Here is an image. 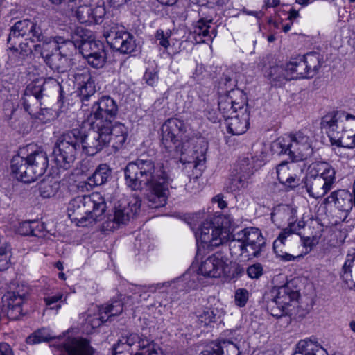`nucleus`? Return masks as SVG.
Wrapping results in <instances>:
<instances>
[{
    "label": "nucleus",
    "instance_id": "72a5a7b5",
    "mask_svg": "<svg viewBox=\"0 0 355 355\" xmlns=\"http://www.w3.org/2000/svg\"><path fill=\"white\" fill-rule=\"evenodd\" d=\"M225 87L223 85V89L218 87V110L220 112L221 116L225 119H229L232 114L239 112V110L235 107V101L230 98L228 94L225 90Z\"/></svg>",
    "mask_w": 355,
    "mask_h": 355
},
{
    "label": "nucleus",
    "instance_id": "aec40b11",
    "mask_svg": "<svg viewBox=\"0 0 355 355\" xmlns=\"http://www.w3.org/2000/svg\"><path fill=\"white\" fill-rule=\"evenodd\" d=\"M105 128L107 129V143L111 144L112 147L116 150L122 148L128 139V128L123 123L116 122L114 124L110 123L109 125H105Z\"/></svg>",
    "mask_w": 355,
    "mask_h": 355
},
{
    "label": "nucleus",
    "instance_id": "a18cd8bd",
    "mask_svg": "<svg viewBox=\"0 0 355 355\" xmlns=\"http://www.w3.org/2000/svg\"><path fill=\"white\" fill-rule=\"evenodd\" d=\"M123 302L121 300H116L112 301V303L102 306L101 308V313H104L107 320L116 315H120L123 311Z\"/></svg>",
    "mask_w": 355,
    "mask_h": 355
},
{
    "label": "nucleus",
    "instance_id": "3c124183",
    "mask_svg": "<svg viewBox=\"0 0 355 355\" xmlns=\"http://www.w3.org/2000/svg\"><path fill=\"white\" fill-rule=\"evenodd\" d=\"M92 8L85 4L80 5L76 11V16L80 23L92 21Z\"/></svg>",
    "mask_w": 355,
    "mask_h": 355
},
{
    "label": "nucleus",
    "instance_id": "bf43d9fd",
    "mask_svg": "<svg viewBox=\"0 0 355 355\" xmlns=\"http://www.w3.org/2000/svg\"><path fill=\"white\" fill-rule=\"evenodd\" d=\"M92 21L96 24L102 22L103 18L105 15L106 11L103 6H96L95 8H92Z\"/></svg>",
    "mask_w": 355,
    "mask_h": 355
},
{
    "label": "nucleus",
    "instance_id": "5701e85b",
    "mask_svg": "<svg viewBox=\"0 0 355 355\" xmlns=\"http://www.w3.org/2000/svg\"><path fill=\"white\" fill-rule=\"evenodd\" d=\"M25 293L10 291L3 297V306L7 307L6 314L10 320H18L22 315V304Z\"/></svg>",
    "mask_w": 355,
    "mask_h": 355
},
{
    "label": "nucleus",
    "instance_id": "2eb2a0df",
    "mask_svg": "<svg viewBox=\"0 0 355 355\" xmlns=\"http://www.w3.org/2000/svg\"><path fill=\"white\" fill-rule=\"evenodd\" d=\"M149 343L141 338V332L123 331L112 348V355H132L136 347L142 348Z\"/></svg>",
    "mask_w": 355,
    "mask_h": 355
},
{
    "label": "nucleus",
    "instance_id": "37998d69",
    "mask_svg": "<svg viewBox=\"0 0 355 355\" xmlns=\"http://www.w3.org/2000/svg\"><path fill=\"white\" fill-rule=\"evenodd\" d=\"M229 248L232 255L242 256L246 253V257H252L250 256L249 248L245 245L243 239L239 237V232L232 236V239L230 241Z\"/></svg>",
    "mask_w": 355,
    "mask_h": 355
},
{
    "label": "nucleus",
    "instance_id": "6e6552de",
    "mask_svg": "<svg viewBox=\"0 0 355 355\" xmlns=\"http://www.w3.org/2000/svg\"><path fill=\"white\" fill-rule=\"evenodd\" d=\"M271 150L288 155L292 162L306 159L313 153L311 139L302 131L279 137L272 143Z\"/></svg>",
    "mask_w": 355,
    "mask_h": 355
},
{
    "label": "nucleus",
    "instance_id": "7ed1b4c3",
    "mask_svg": "<svg viewBox=\"0 0 355 355\" xmlns=\"http://www.w3.org/2000/svg\"><path fill=\"white\" fill-rule=\"evenodd\" d=\"M168 161L157 164L151 159L142 157L129 162L124 168L125 183L132 190H139L142 184L148 186L152 195L158 198L170 197L168 184L172 181Z\"/></svg>",
    "mask_w": 355,
    "mask_h": 355
},
{
    "label": "nucleus",
    "instance_id": "b1692460",
    "mask_svg": "<svg viewBox=\"0 0 355 355\" xmlns=\"http://www.w3.org/2000/svg\"><path fill=\"white\" fill-rule=\"evenodd\" d=\"M345 122L340 135L336 136L332 144L338 147L354 148H355V116L351 115L349 121Z\"/></svg>",
    "mask_w": 355,
    "mask_h": 355
},
{
    "label": "nucleus",
    "instance_id": "c03bdc74",
    "mask_svg": "<svg viewBox=\"0 0 355 355\" xmlns=\"http://www.w3.org/2000/svg\"><path fill=\"white\" fill-rule=\"evenodd\" d=\"M266 76L271 81L274 82L290 80L291 78L287 70V65L286 67L278 65L270 67L269 70L266 72Z\"/></svg>",
    "mask_w": 355,
    "mask_h": 355
},
{
    "label": "nucleus",
    "instance_id": "a878e982",
    "mask_svg": "<svg viewBox=\"0 0 355 355\" xmlns=\"http://www.w3.org/2000/svg\"><path fill=\"white\" fill-rule=\"evenodd\" d=\"M112 177V170L106 164H100L94 171L92 175L87 178V182L80 184L78 188L83 190L87 185L90 187H98L105 184Z\"/></svg>",
    "mask_w": 355,
    "mask_h": 355
},
{
    "label": "nucleus",
    "instance_id": "9b49d317",
    "mask_svg": "<svg viewBox=\"0 0 355 355\" xmlns=\"http://www.w3.org/2000/svg\"><path fill=\"white\" fill-rule=\"evenodd\" d=\"M103 35L110 47L121 53H130L136 47L134 36L118 24H106Z\"/></svg>",
    "mask_w": 355,
    "mask_h": 355
},
{
    "label": "nucleus",
    "instance_id": "de8ad7c7",
    "mask_svg": "<svg viewBox=\"0 0 355 355\" xmlns=\"http://www.w3.org/2000/svg\"><path fill=\"white\" fill-rule=\"evenodd\" d=\"M312 223L316 224L317 227L319 228V232L318 234L316 233L312 236H305L301 234L300 237L302 240L303 245L305 247L312 248L313 246L315 245L318 243V239L321 236L323 232L322 225L320 223L319 220H315V221L312 222Z\"/></svg>",
    "mask_w": 355,
    "mask_h": 355
},
{
    "label": "nucleus",
    "instance_id": "ea45409f",
    "mask_svg": "<svg viewBox=\"0 0 355 355\" xmlns=\"http://www.w3.org/2000/svg\"><path fill=\"white\" fill-rule=\"evenodd\" d=\"M288 227L284 229L282 232L279 234L277 239L273 243V248L275 252H277V248L280 247L281 245L284 243V241L286 239L290 236L293 233L297 234L301 236V232H299V229L297 227V222H296L295 218H288Z\"/></svg>",
    "mask_w": 355,
    "mask_h": 355
},
{
    "label": "nucleus",
    "instance_id": "8fccbe9b",
    "mask_svg": "<svg viewBox=\"0 0 355 355\" xmlns=\"http://www.w3.org/2000/svg\"><path fill=\"white\" fill-rule=\"evenodd\" d=\"M80 44H76V42L71 40L70 39H64L63 42L58 44V51L64 53H67L69 55V58L73 54V53L76 52L77 49H79L80 52Z\"/></svg>",
    "mask_w": 355,
    "mask_h": 355
},
{
    "label": "nucleus",
    "instance_id": "e433bc0d",
    "mask_svg": "<svg viewBox=\"0 0 355 355\" xmlns=\"http://www.w3.org/2000/svg\"><path fill=\"white\" fill-rule=\"evenodd\" d=\"M211 21V18H201L198 21L193 31L195 40L197 42H205L207 40H211L212 38L211 35H214V37L216 36L214 28L211 31H209Z\"/></svg>",
    "mask_w": 355,
    "mask_h": 355
},
{
    "label": "nucleus",
    "instance_id": "774afa93",
    "mask_svg": "<svg viewBox=\"0 0 355 355\" xmlns=\"http://www.w3.org/2000/svg\"><path fill=\"white\" fill-rule=\"evenodd\" d=\"M44 225L38 220H32V227H31V236L40 237L44 235L43 234Z\"/></svg>",
    "mask_w": 355,
    "mask_h": 355
},
{
    "label": "nucleus",
    "instance_id": "39448f33",
    "mask_svg": "<svg viewBox=\"0 0 355 355\" xmlns=\"http://www.w3.org/2000/svg\"><path fill=\"white\" fill-rule=\"evenodd\" d=\"M49 166L47 153L34 144L21 149L20 155L11 160V171L15 178L24 183H31L42 177Z\"/></svg>",
    "mask_w": 355,
    "mask_h": 355
},
{
    "label": "nucleus",
    "instance_id": "473e14b6",
    "mask_svg": "<svg viewBox=\"0 0 355 355\" xmlns=\"http://www.w3.org/2000/svg\"><path fill=\"white\" fill-rule=\"evenodd\" d=\"M255 168L257 166L249 157H243L234 165L231 174L237 178H241L244 182L248 184V180L253 175Z\"/></svg>",
    "mask_w": 355,
    "mask_h": 355
},
{
    "label": "nucleus",
    "instance_id": "c756f323",
    "mask_svg": "<svg viewBox=\"0 0 355 355\" xmlns=\"http://www.w3.org/2000/svg\"><path fill=\"white\" fill-rule=\"evenodd\" d=\"M44 62L53 71L58 73H64L71 68V58L67 53H63L58 51L47 58Z\"/></svg>",
    "mask_w": 355,
    "mask_h": 355
},
{
    "label": "nucleus",
    "instance_id": "0eeeda50",
    "mask_svg": "<svg viewBox=\"0 0 355 355\" xmlns=\"http://www.w3.org/2000/svg\"><path fill=\"white\" fill-rule=\"evenodd\" d=\"M60 83L55 78L49 77L46 79H36L29 83L21 99L24 110L32 116L42 120L41 115L46 108H42V100L48 96L51 90H60Z\"/></svg>",
    "mask_w": 355,
    "mask_h": 355
},
{
    "label": "nucleus",
    "instance_id": "1a4fd4ad",
    "mask_svg": "<svg viewBox=\"0 0 355 355\" xmlns=\"http://www.w3.org/2000/svg\"><path fill=\"white\" fill-rule=\"evenodd\" d=\"M80 129L74 128L62 134L57 139L53 150L54 161L58 168L67 170L74 163L78 152L81 148L78 138Z\"/></svg>",
    "mask_w": 355,
    "mask_h": 355
},
{
    "label": "nucleus",
    "instance_id": "a211bd4d",
    "mask_svg": "<svg viewBox=\"0 0 355 355\" xmlns=\"http://www.w3.org/2000/svg\"><path fill=\"white\" fill-rule=\"evenodd\" d=\"M239 237L242 238L249 248L250 256L258 257L265 246V239L261 231L256 227H247L239 232Z\"/></svg>",
    "mask_w": 355,
    "mask_h": 355
},
{
    "label": "nucleus",
    "instance_id": "9d476101",
    "mask_svg": "<svg viewBox=\"0 0 355 355\" xmlns=\"http://www.w3.org/2000/svg\"><path fill=\"white\" fill-rule=\"evenodd\" d=\"M228 222L223 223L222 217H216L213 220H205L196 232V237L208 246H219L230 239Z\"/></svg>",
    "mask_w": 355,
    "mask_h": 355
},
{
    "label": "nucleus",
    "instance_id": "412c9836",
    "mask_svg": "<svg viewBox=\"0 0 355 355\" xmlns=\"http://www.w3.org/2000/svg\"><path fill=\"white\" fill-rule=\"evenodd\" d=\"M309 184H306V187H302V193L306 192L309 193V197L313 198H319L322 197L325 193L330 190L332 184L334 183L335 180H329L323 178L321 176L310 177Z\"/></svg>",
    "mask_w": 355,
    "mask_h": 355
},
{
    "label": "nucleus",
    "instance_id": "e2e57ef3",
    "mask_svg": "<svg viewBox=\"0 0 355 355\" xmlns=\"http://www.w3.org/2000/svg\"><path fill=\"white\" fill-rule=\"evenodd\" d=\"M268 158V153L265 148H262L259 155L252 156L250 159L253 162L257 168L263 165Z\"/></svg>",
    "mask_w": 355,
    "mask_h": 355
},
{
    "label": "nucleus",
    "instance_id": "49530a36",
    "mask_svg": "<svg viewBox=\"0 0 355 355\" xmlns=\"http://www.w3.org/2000/svg\"><path fill=\"white\" fill-rule=\"evenodd\" d=\"M216 309L206 308L198 316L197 322L200 327H207L212 322H215L217 319Z\"/></svg>",
    "mask_w": 355,
    "mask_h": 355
},
{
    "label": "nucleus",
    "instance_id": "f3484780",
    "mask_svg": "<svg viewBox=\"0 0 355 355\" xmlns=\"http://www.w3.org/2000/svg\"><path fill=\"white\" fill-rule=\"evenodd\" d=\"M351 114L343 112H332L324 115L321 120V128L325 130L331 144L334 141L336 136L340 135V130L345 125V121H349Z\"/></svg>",
    "mask_w": 355,
    "mask_h": 355
},
{
    "label": "nucleus",
    "instance_id": "79ce46f5",
    "mask_svg": "<svg viewBox=\"0 0 355 355\" xmlns=\"http://www.w3.org/2000/svg\"><path fill=\"white\" fill-rule=\"evenodd\" d=\"M263 299L268 312L273 317L279 318L286 314V308L279 304L276 299H270L267 292L264 294Z\"/></svg>",
    "mask_w": 355,
    "mask_h": 355
},
{
    "label": "nucleus",
    "instance_id": "20e7f679",
    "mask_svg": "<svg viewBox=\"0 0 355 355\" xmlns=\"http://www.w3.org/2000/svg\"><path fill=\"white\" fill-rule=\"evenodd\" d=\"M90 211L88 216V224L103 220L102 216L106 211L105 201H86ZM141 201H117L112 210L103 217L100 231L105 234L118 230L125 225L130 218H133L139 211Z\"/></svg>",
    "mask_w": 355,
    "mask_h": 355
},
{
    "label": "nucleus",
    "instance_id": "2f4dec72",
    "mask_svg": "<svg viewBox=\"0 0 355 355\" xmlns=\"http://www.w3.org/2000/svg\"><path fill=\"white\" fill-rule=\"evenodd\" d=\"M201 355H239V351L236 345L230 340H220L213 343L203 350Z\"/></svg>",
    "mask_w": 355,
    "mask_h": 355
},
{
    "label": "nucleus",
    "instance_id": "a19ab883",
    "mask_svg": "<svg viewBox=\"0 0 355 355\" xmlns=\"http://www.w3.org/2000/svg\"><path fill=\"white\" fill-rule=\"evenodd\" d=\"M141 338L148 340L149 343L146 346L139 348L136 347L132 355H164L159 347L155 343L154 340L146 334L141 332Z\"/></svg>",
    "mask_w": 355,
    "mask_h": 355
},
{
    "label": "nucleus",
    "instance_id": "ddd939ff",
    "mask_svg": "<svg viewBox=\"0 0 355 355\" xmlns=\"http://www.w3.org/2000/svg\"><path fill=\"white\" fill-rule=\"evenodd\" d=\"M118 113L116 101L108 96H102L92 106V123L105 126L113 123Z\"/></svg>",
    "mask_w": 355,
    "mask_h": 355
},
{
    "label": "nucleus",
    "instance_id": "5fc2aeb1",
    "mask_svg": "<svg viewBox=\"0 0 355 355\" xmlns=\"http://www.w3.org/2000/svg\"><path fill=\"white\" fill-rule=\"evenodd\" d=\"M146 84L153 86L158 80V71L156 67L146 69L143 78Z\"/></svg>",
    "mask_w": 355,
    "mask_h": 355
},
{
    "label": "nucleus",
    "instance_id": "4468645a",
    "mask_svg": "<svg viewBox=\"0 0 355 355\" xmlns=\"http://www.w3.org/2000/svg\"><path fill=\"white\" fill-rule=\"evenodd\" d=\"M184 279L178 278L171 282L157 283L148 286H137L134 294L138 295L139 297L143 300H147L150 297V293H155L157 291L171 293L173 296V293L182 291L184 289L187 291L191 288L194 289L197 286V284H195L194 279H192V282H188L187 288L184 286Z\"/></svg>",
    "mask_w": 355,
    "mask_h": 355
},
{
    "label": "nucleus",
    "instance_id": "13d9d810",
    "mask_svg": "<svg viewBox=\"0 0 355 355\" xmlns=\"http://www.w3.org/2000/svg\"><path fill=\"white\" fill-rule=\"evenodd\" d=\"M277 174L281 184H283L285 181L288 180L287 178L289 177L291 174L286 162H284L277 166Z\"/></svg>",
    "mask_w": 355,
    "mask_h": 355
},
{
    "label": "nucleus",
    "instance_id": "4d7b16f0",
    "mask_svg": "<svg viewBox=\"0 0 355 355\" xmlns=\"http://www.w3.org/2000/svg\"><path fill=\"white\" fill-rule=\"evenodd\" d=\"M171 35V31L168 30L166 32H164L163 30L159 29L157 31L155 34L156 40L159 42V45L163 46L166 49L169 46L170 43L168 41V38Z\"/></svg>",
    "mask_w": 355,
    "mask_h": 355
},
{
    "label": "nucleus",
    "instance_id": "c9c22d12",
    "mask_svg": "<svg viewBox=\"0 0 355 355\" xmlns=\"http://www.w3.org/2000/svg\"><path fill=\"white\" fill-rule=\"evenodd\" d=\"M310 177L321 176L323 178L335 180L336 171L327 162H314L308 168Z\"/></svg>",
    "mask_w": 355,
    "mask_h": 355
},
{
    "label": "nucleus",
    "instance_id": "69168bd1",
    "mask_svg": "<svg viewBox=\"0 0 355 355\" xmlns=\"http://www.w3.org/2000/svg\"><path fill=\"white\" fill-rule=\"evenodd\" d=\"M206 116L207 118L212 123H217L220 122L221 120V114L220 112H218L217 110L209 107V106L207 107L206 111H205Z\"/></svg>",
    "mask_w": 355,
    "mask_h": 355
},
{
    "label": "nucleus",
    "instance_id": "393cba45",
    "mask_svg": "<svg viewBox=\"0 0 355 355\" xmlns=\"http://www.w3.org/2000/svg\"><path fill=\"white\" fill-rule=\"evenodd\" d=\"M87 205L88 202L86 201H71L67 207L69 217L76 221L78 226L85 227L88 225L87 222L90 211Z\"/></svg>",
    "mask_w": 355,
    "mask_h": 355
},
{
    "label": "nucleus",
    "instance_id": "7c9ffc66",
    "mask_svg": "<svg viewBox=\"0 0 355 355\" xmlns=\"http://www.w3.org/2000/svg\"><path fill=\"white\" fill-rule=\"evenodd\" d=\"M249 112L247 109L244 112H239L234 116L229 118L227 123V132L233 135H240L246 132L249 127Z\"/></svg>",
    "mask_w": 355,
    "mask_h": 355
},
{
    "label": "nucleus",
    "instance_id": "09e8293b",
    "mask_svg": "<svg viewBox=\"0 0 355 355\" xmlns=\"http://www.w3.org/2000/svg\"><path fill=\"white\" fill-rule=\"evenodd\" d=\"M274 212L277 214L288 216V218L295 219V214L297 213V208L291 204H280L275 207Z\"/></svg>",
    "mask_w": 355,
    "mask_h": 355
},
{
    "label": "nucleus",
    "instance_id": "c85d7f7f",
    "mask_svg": "<svg viewBox=\"0 0 355 355\" xmlns=\"http://www.w3.org/2000/svg\"><path fill=\"white\" fill-rule=\"evenodd\" d=\"M248 184L244 182L241 178H237L231 174V178L223 189V193L217 194L211 200L240 198L241 189L244 188Z\"/></svg>",
    "mask_w": 355,
    "mask_h": 355
},
{
    "label": "nucleus",
    "instance_id": "dca6fc26",
    "mask_svg": "<svg viewBox=\"0 0 355 355\" xmlns=\"http://www.w3.org/2000/svg\"><path fill=\"white\" fill-rule=\"evenodd\" d=\"M80 53L94 68H102L106 62L105 47L100 41L90 40L84 42L80 45Z\"/></svg>",
    "mask_w": 355,
    "mask_h": 355
},
{
    "label": "nucleus",
    "instance_id": "338daca9",
    "mask_svg": "<svg viewBox=\"0 0 355 355\" xmlns=\"http://www.w3.org/2000/svg\"><path fill=\"white\" fill-rule=\"evenodd\" d=\"M332 200H352V195L346 189H340L331 195Z\"/></svg>",
    "mask_w": 355,
    "mask_h": 355
},
{
    "label": "nucleus",
    "instance_id": "864d4df0",
    "mask_svg": "<svg viewBox=\"0 0 355 355\" xmlns=\"http://www.w3.org/2000/svg\"><path fill=\"white\" fill-rule=\"evenodd\" d=\"M85 32L86 31L83 27L76 26L71 31L70 40L76 42V44L89 42Z\"/></svg>",
    "mask_w": 355,
    "mask_h": 355
},
{
    "label": "nucleus",
    "instance_id": "4c0bfd02",
    "mask_svg": "<svg viewBox=\"0 0 355 355\" xmlns=\"http://www.w3.org/2000/svg\"><path fill=\"white\" fill-rule=\"evenodd\" d=\"M293 355H327L317 343L310 339L301 340L296 345Z\"/></svg>",
    "mask_w": 355,
    "mask_h": 355
},
{
    "label": "nucleus",
    "instance_id": "423d86ee",
    "mask_svg": "<svg viewBox=\"0 0 355 355\" xmlns=\"http://www.w3.org/2000/svg\"><path fill=\"white\" fill-rule=\"evenodd\" d=\"M49 341L53 342L51 346L62 352L61 355H93L94 353L88 340L66 337L64 334L55 336L44 328L35 331L26 338V343L31 345Z\"/></svg>",
    "mask_w": 355,
    "mask_h": 355
},
{
    "label": "nucleus",
    "instance_id": "f257e3e1",
    "mask_svg": "<svg viewBox=\"0 0 355 355\" xmlns=\"http://www.w3.org/2000/svg\"><path fill=\"white\" fill-rule=\"evenodd\" d=\"M63 41L64 37L60 36L46 35L37 21L19 20L10 28L7 38L9 59L16 64H21L34 52L46 61L58 51V44Z\"/></svg>",
    "mask_w": 355,
    "mask_h": 355
},
{
    "label": "nucleus",
    "instance_id": "4be33fe9",
    "mask_svg": "<svg viewBox=\"0 0 355 355\" xmlns=\"http://www.w3.org/2000/svg\"><path fill=\"white\" fill-rule=\"evenodd\" d=\"M225 262L220 254H215L209 257L204 261L200 268L199 273L207 277H220L224 272Z\"/></svg>",
    "mask_w": 355,
    "mask_h": 355
},
{
    "label": "nucleus",
    "instance_id": "0e129e2a",
    "mask_svg": "<svg viewBox=\"0 0 355 355\" xmlns=\"http://www.w3.org/2000/svg\"><path fill=\"white\" fill-rule=\"evenodd\" d=\"M32 220H27L20 223L16 229L17 234L22 236H31Z\"/></svg>",
    "mask_w": 355,
    "mask_h": 355
},
{
    "label": "nucleus",
    "instance_id": "58836bf2",
    "mask_svg": "<svg viewBox=\"0 0 355 355\" xmlns=\"http://www.w3.org/2000/svg\"><path fill=\"white\" fill-rule=\"evenodd\" d=\"M306 63V69L311 78L318 72L322 63V56L316 52H310L302 55Z\"/></svg>",
    "mask_w": 355,
    "mask_h": 355
},
{
    "label": "nucleus",
    "instance_id": "6e6d98bb",
    "mask_svg": "<svg viewBox=\"0 0 355 355\" xmlns=\"http://www.w3.org/2000/svg\"><path fill=\"white\" fill-rule=\"evenodd\" d=\"M246 273L250 279H258L263 273V266L259 263L252 264L247 268Z\"/></svg>",
    "mask_w": 355,
    "mask_h": 355
},
{
    "label": "nucleus",
    "instance_id": "680f3d73",
    "mask_svg": "<svg viewBox=\"0 0 355 355\" xmlns=\"http://www.w3.org/2000/svg\"><path fill=\"white\" fill-rule=\"evenodd\" d=\"M63 295L57 293L52 296H48L44 298L45 304L50 309H59L60 305L58 302L62 299Z\"/></svg>",
    "mask_w": 355,
    "mask_h": 355
},
{
    "label": "nucleus",
    "instance_id": "f03ea898",
    "mask_svg": "<svg viewBox=\"0 0 355 355\" xmlns=\"http://www.w3.org/2000/svg\"><path fill=\"white\" fill-rule=\"evenodd\" d=\"M162 144L171 153L180 154V161L189 169L203 166L207 143L203 138H190L187 134V126L176 118L168 119L162 127Z\"/></svg>",
    "mask_w": 355,
    "mask_h": 355
},
{
    "label": "nucleus",
    "instance_id": "f704fd0d",
    "mask_svg": "<svg viewBox=\"0 0 355 355\" xmlns=\"http://www.w3.org/2000/svg\"><path fill=\"white\" fill-rule=\"evenodd\" d=\"M287 70L292 79L311 78L302 55L292 58L287 64Z\"/></svg>",
    "mask_w": 355,
    "mask_h": 355
},
{
    "label": "nucleus",
    "instance_id": "f8f14e48",
    "mask_svg": "<svg viewBox=\"0 0 355 355\" xmlns=\"http://www.w3.org/2000/svg\"><path fill=\"white\" fill-rule=\"evenodd\" d=\"M107 129L105 126L92 123V128L87 132L80 129L78 136L83 151L89 156H94L100 152L108 143L107 141Z\"/></svg>",
    "mask_w": 355,
    "mask_h": 355
},
{
    "label": "nucleus",
    "instance_id": "6ab92c4d",
    "mask_svg": "<svg viewBox=\"0 0 355 355\" xmlns=\"http://www.w3.org/2000/svg\"><path fill=\"white\" fill-rule=\"evenodd\" d=\"M219 84L220 89H223V85L230 98L232 101H235V107L239 110V112H244L245 109H247V112H248V105L247 103V96L245 94L243 91L238 88H234L235 86L234 81L230 76L224 74Z\"/></svg>",
    "mask_w": 355,
    "mask_h": 355
},
{
    "label": "nucleus",
    "instance_id": "052dcab7",
    "mask_svg": "<svg viewBox=\"0 0 355 355\" xmlns=\"http://www.w3.org/2000/svg\"><path fill=\"white\" fill-rule=\"evenodd\" d=\"M249 293L245 288H239L235 293V302L236 304L240 306H244L248 300Z\"/></svg>",
    "mask_w": 355,
    "mask_h": 355
},
{
    "label": "nucleus",
    "instance_id": "603ef678",
    "mask_svg": "<svg viewBox=\"0 0 355 355\" xmlns=\"http://www.w3.org/2000/svg\"><path fill=\"white\" fill-rule=\"evenodd\" d=\"M106 321H107V318H106L104 313H101V308L98 309L97 313H94L93 315H89L86 318L87 323L92 328L98 327Z\"/></svg>",
    "mask_w": 355,
    "mask_h": 355
},
{
    "label": "nucleus",
    "instance_id": "cd10ccee",
    "mask_svg": "<svg viewBox=\"0 0 355 355\" xmlns=\"http://www.w3.org/2000/svg\"><path fill=\"white\" fill-rule=\"evenodd\" d=\"M75 78L77 82L80 81L78 87L80 98L83 104L87 105L85 103L96 93L94 81L88 73H78Z\"/></svg>",
    "mask_w": 355,
    "mask_h": 355
},
{
    "label": "nucleus",
    "instance_id": "bb28decb",
    "mask_svg": "<svg viewBox=\"0 0 355 355\" xmlns=\"http://www.w3.org/2000/svg\"><path fill=\"white\" fill-rule=\"evenodd\" d=\"M270 299H276L279 304L285 308L293 301L297 300L300 296L297 291L293 290L288 286H283L278 288H272L267 292Z\"/></svg>",
    "mask_w": 355,
    "mask_h": 355
}]
</instances>
